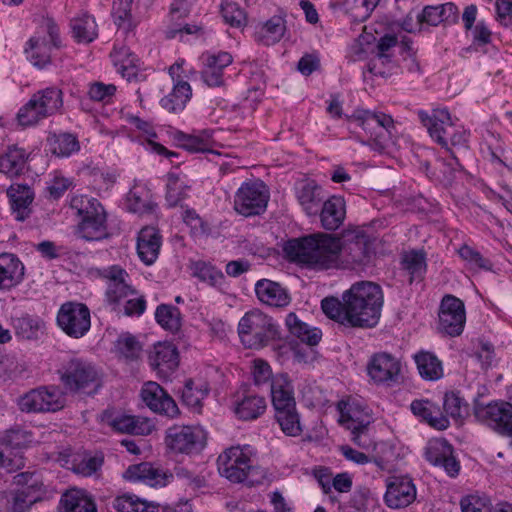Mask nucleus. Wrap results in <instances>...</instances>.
Wrapping results in <instances>:
<instances>
[{
  "label": "nucleus",
  "instance_id": "nucleus-58",
  "mask_svg": "<svg viewBox=\"0 0 512 512\" xmlns=\"http://www.w3.org/2000/svg\"><path fill=\"white\" fill-rule=\"evenodd\" d=\"M116 86L114 84H105L103 82L90 83L88 89L89 98L93 101L110 103L116 93Z\"/></svg>",
  "mask_w": 512,
  "mask_h": 512
},
{
  "label": "nucleus",
  "instance_id": "nucleus-33",
  "mask_svg": "<svg viewBox=\"0 0 512 512\" xmlns=\"http://www.w3.org/2000/svg\"><path fill=\"white\" fill-rule=\"evenodd\" d=\"M410 407L415 416L428 423L432 428L437 430L448 428V418L429 400H414Z\"/></svg>",
  "mask_w": 512,
  "mask_h": 512
},
{
  "label": "nucleus",
  "instance_id": "nucleus-38",
  "mask_svg": "<svg viewBox=\"0 0 512 512\" xmlns=\"http://www.w3.org/2000/svg\"><path fill=\"white\" fill-rule=\"evenodd\" d=\"M162 236L158 229L152 226H146L140 230L137 237L138 256H157L160 252Z\"/></svg>",
  "mask_w": 512,
  "mask_h": 512
},
{
  "label": "nucleus",
  "instance_id": "nucleus-53",
  "mask_svg": "<svg viewBox=\"0 0 512 512\" xmlns=\"http://www.w3.org/2000/svg\"><path fill=\"white\" fill-rule=\"evenodd\" d=\"M132 3L133 0H113L112 15L114 22L119 28L125 31H130L133 28L131 14Z\"/></svg>",
  "mask_w": 512,
  "mask_h": 512
},
{
  "label": "nucleus",
  "instance_id": "nucleus-56",
  "mask_svg": "<svg viewBox=\"0 0 512 512\" xmlns=\"http://www.w3.org/2000/svg\"><path fill=\"white\" fill-rule=\"evenodd\" d=\"M31 441L32 434L20 427H13L11 429L0 432V444L13 448L26 446Z\"/></svg>",
  "mask_w": 512,
  "mask_h": 512
},
{
  "label": "nucleus",
  "instance_id": "nucleus-3",
  "mask_svg": "<svg viewBox=\"0 0 512 512\" xmlns=\"http://www.w3.org/2000/svg\"><path fill=\"white\" fill-rule=\"evenodd\" d=\"M418 117L423 126L427 128L430 137L450 151L457 168L463 169L457 157L450 150V146H465L468 141V134L462 127L456 126L452 122L449 111L445 108L433 109L432 113L429 114L424 110H419Z\"/></svg>",
  "mask_w": 512,
  "mask_h": 512
},
{
  "label": "nucleus",
  "instance_id": "nucleus-10",
  "mask_svg": "<svg viewBox=\"0 0 512 512\" xmlns=\"http://www.w3.org/2000/svg\"><path fill=\"white\" fill-rule=\"evenodd\" d=\"M18 405L27 413L57 412L65 407L66 395L58 386H41L21 396Z\"/></svg>",
  "mask_w": 512,
  "mask_h": 512
},
{
  "label": "nucleus",
  "instance_id": "nucleus-17",
  "mask_svg": "<svg viewBox=\"0 0 512 512\" xmlns=\"http://www.w3.org/2000/svg\"><path fill=\"white\" fill-rule=\"evenodd\" d=\"M368 374L376 383H395L398 382L401 363L388 353L375 354L367 366Z\"/></svg>",
  "mask_w": 512,
  "mask_h": 512
},
{
  "label": "nucleus",
  "instance_id": "nucleus-25",
  "mask_svg": "<svg viewBox=\"0 0 512 512\" xmlns=\"http://www.w3.org/2000/svg\"><path fill=\"white\" fill-rule=\"evenodd\" d=\"M398 44V38L393 34H385L379 38L375 46V55L367 63L366 70L374 75L386 78L389 76L387 69H382L381 64H390L392 62V54L390 51Z\"/></svg>",
  "mask_w": 512,
  "mask_h": 512
},
{
  "label": "nucleus",
  "instance_id": "nucleus-32",
  "mask_svg": "<svg viewBox=\"0 0 512 512\" xmlns=\"http://www.w3.org/2000/svg\"><path fill=\"white\" fill-rule=\"evenodd\" d=\"M126 206L128 211L139 215H152L157 208L150 191L141 185L133 186L127 193Z\"/></svg>",
  "mask_w": 512,
  "mask_h": 512
},
{
  "label": "nucleus",
  "instance_id": "nucleus-20",
  "mask_svg": "<svg viewBox=\"0 0 512 512\" xmlns=\"http://www.w3.org/2000/svg\"><path fill=\"white\" fill-rule=\"evenodd\" d=\"M175 68L179 69L180 66L172 65L169 68V74L171 75L173 80V88L168 95L164 96L160 100V105L169 113L177 114L185 109L187 103L192 97V89L187 81H184L179 78H174Z\"/></svg>",
  "mask_w": 512,
  "mask_h": 512
},
{
  "label": "nucleus",
  "instance_id": "nucleus-54",
  "mask_svg": "<svg viewBox=\"0 0 512 512\" xmlns=\"http://www.w3.org/2000/svg\"><path fill=\"white\" fill-rule=\"evenodd\" d=\"M12 324L16 335L27 340L36 338L37 332L42 326L40 320L27 315L14 318Z\"/></svg>",
  "mask_w": 512,
  "mask_h": 512
},
{
  "label": "nucleus",
  "instance_id": "nucleus-30",
  "mask_svg": "<svg viewBox=\"0 0 512 512\" xmlns=\"http://www.w3.org/2000/svg\"><path fill=\"white\" fill-rule=\"evenodd\" d=\"M11 209L16 220L24 221L31 213L34 192L27 184H13L7 189Z\"/></svg>",
  "mask_w": 512,
  "mask_h": 512
},
{
  "label": "nucleus",
  "instance_id": "nucleus-26",
  "mask_svg": "<svg viewBox=\"0 0 512 512\" xmlns=\"http://www.w3.org/2000/svg\"><path fill=\"white\" fill-rule=\"evenodd\" d=\"M255 292L263 304L271 307L283 308L291 302L287 289L280 283L269 279L258 280L255 284Z\"/></svg>",
  "mask_w": 512,
  "mask_h": 512
},
{
  "label": "nucleus",
  "instance_id": "nucleus-48",
  "mask_svg": "<svg viewBox=\"0 0 512 512\" xmlns=\"http://www.w3.org/2000/svg\"><path fill=\"white\" fill-rule=\"evenodd\" d=\"M504 403L505 402H495L486 405L476 403L474 406V415L477 420L498 431L500 427L499 419H501Z\"/></svg>",
  "mask_w": 512,
  "mask_h": 512
},
{
  "label": "nucleus",
  "instance_id": "nucleus-60",
  "mask_svg": "<svg viewBox=\"0 0 512 512\" xmlns=\"http://www.w3.org/2000/svg\"><path fill=\"white\" fill-rule=\"evenodd\" d=\"M186 192L179 178L175 174L168 175L167 191H166V202L169 207H175L186 198Z\"/></svg>",
  "mask_w": 512,
  "mask_h": 512
},
{
  "label": "nucleus",
  "instance_id": "nucleus-9",
  "mask_svg": "<svg viewBox=\"0 0 512 512\" xmlns=\"http://www.w3.org/2000/svg\"><path fill=\"white\" fill-rule=\"evenodd\" d=\"M270 199V192L261 180L245 181L234 195L233 208L244 217L263 214Z\"/></svg>",
  "mask_w": 512,
  "mask_h": 512
},
{
  "label": "nucleus",
  "instance_id": "nucleus-4",
  "mask_svg": "<svg viewBox=\"0 0 512 512\" xmlns=\"http://www.w3.org/2000/svg\"><path fill=\"white\" fill-rule=\"evenodd\" d=\"M58 374L64 388L73 394L93 395L102 386L99 370L83 358L71 357L65 360Z\"/></svg>",
  "mask_w": 512,
  "mask_h": 512
},
{
  "label": "nucleus",
  "instance_id": "nucleus-34",
  "mask_svg": "<svg viewBox=\"0 0 512 512\" xmlns=\"http://www.w3.org/2000/svg\"><path fill=\"white\" fill-rule=\"evenodd\" d=\"M266 400L252 391H247L235 406L236 415L243 420H254L266 410Z\"/></svg>",
  "mask_w": 512,
  "mask_h": 512
},
{
  "label": "nucleus",
  "instance_id": "nucleus-13",
  "mask_svg": "<svg viewBox=\"0 0 512 512\" xmlns=\"http://www.w3.org/2000/svg\"><path fill=\"white\" fill-rule=\"evenodd\" d=\"M99 275L107 280L105 292L106 302L113 310L119 308L123 299L135 293L130 285L126 283L127 272L119 266H111L98 270Z\"/></svg>",
  "mask_w": 512,
  "mask_h": 512
},
{
  "label": "nucleus",
  "instance_id": "nucleus-44",
  "mask_svg": "<svg viewBox=\"0 0 512 512\" xmlns=\"http://www.w3.org/2000/svg\"><path fill=\"white\" fill-rule=\"evenodd\" d=\"M155 318L157 323L165 330L175 334L182 326L180 310L169 304H161L156 308Z\"/></svg>",
  "mask_w": 512,
  "mask_h": 512
},
{
  "label": "nucleus",
  "instance_id": "nucleus-5",
  "mask_svg": "<svg viewBox=\"0 0 512 512\" xmlns=\"http://www.w3.org/2000/svg\"><path fill=\"white\" fill-rule=\"evenodd\" d=\"M218 470L221 476L233 483H245L247 486L262 484L266 471L254 466L250 457L240 447H230L218 456Z\"/></svg>",
  "mask_w": 512,
  "mask_h": 512
},
{
  "label": "nucleus",
  "instance_id": "nucleus-52",
  "mask_svg": "<svg viewBox=\"0 0 512 512\" xmlns=\"http://www.w3.org/2000/svg\"><path fill=\"white\" fill-rule=\"evenodd\" d=\"M275 418L286 435L296 437L302 433L303 429L300 422V416L296 408L279 411L278 413H275Z\"/></svg>",
  "mask_w": 512,
  "mask_h": 512
},
{
  "label": "nucleus",
  "instance_id": "nucleus-43",
  "mask_svg": "<svg viewBox=\"0 0 512 512\" xmlns=\"http://www.w3.org/2000/svg\"><path fill=\"white\" fill-rule=\"evenodd\" d=\"M321 308L323 313L330 319L339 323L344 327H353L351 321V313L345 307V302L339 301L335 297H326L321 301Z\"/></svg>",
  "mask_w": 512,
  "mask_h": 512
},
{
  "label": "nucleus",
  "instance_id": "nucleus-15",
  "mask_svg": "<svg viewBox=\"0 0 512 512\" xmlns=\"http://www.w3.org/2000/svg\"><path fill=\"white\" fill-rule=\"evenodd\" d=\"M203 431L193 426H173L166 432L167 446L177 453H192L203 446Z\"/></svg>",
  "mask_w": 512,
  "mask_h": 512
},
{
  "label": "nucleus",
  "instance_id": "nucleus-49",
  "mask_svg": "<svg viewBox=\"0 0 512 512\" xmlns=\"http://www.w3.org/2000/svg\"><path fill=\"white\" fill-rule=\"evenodd\" d=\"M8 262L0 264V288H11L24 276V265L19 258H7Z\"/></svg>",
  "mask_w": 512,
  "mask_h": 512
},
{
  "label": "nucleus",
  "instance_id": "nucleus-23",
  "mask_svg": "<svg viewBox=\"0 0 512 512\" xmlns=\"http://www.w3.org/2000/svg\"><path fill=\"white\" fill-rule=\"evenodd\" d=\"M214 130L203 129L192 134H186L182 131L174 133V140L178 146L190 153H214L212 147L215 144Z\"/></svg>",
  "mask_w": 512,
  "mask_h": 512
},
{
  "label": "nucleus",
  "instance_id": "nucleus-31",
  "mask_svg": "<svg viewBox=\"0 0 512 512\" xmlns=\"http://www.w3.org/2000/svg\"><path fill=\"white\" fill-rule=\"evenodd\" d=\"M271 398L275 413L296 408L293 386L287 375L278 374L272 379Z\"/></svg>",
  "mask_w": 512,
  "mask_h": 512
},
{
  "label": "nucleus",
  "instance_id": "nucleus-47",
  "mask_svg": "<svg viewBox=\"0 0 512 512\" xmlns=\"http://www.w3.org/2000/svg\"><path fill=\"white\" fill-rule=\"evenodd\" d=\"M346 118L349 123H355L369 134L370 139L368 144L377 150V133H380V130L377 124H371V119H374V111L356 109L352 115H349Z\"/></svg>",
  "mask_w": 512,
  "mask_h": 512
},
{
  "label": "nucleus",
  "instance_id": "nucleus-39",
  "mask_svg": "<svg viewBox=\"0 0 512 512\" xmlns=\"http://www.w3.org/2000/svg\"><path fill=\"white\" fill-rule=\"evenodd\" d=\"M60 512H96L95 503L79 490H69L61 497Z\"/></svg>",
  "mask_w": 512,
  "mask_h": 512
},
{
  "label": "nucleus",
  "instance_id": "nucleus-18",
  "mask_svg": "<svg viewBox=\"0 0 512 512\" xmlns=\"http://www.w3.org/2000/svg\"><path fill=\"white\" fill-rule=\"evenodd\" d=\"M296 198L308 216H316L326 200L325 191L315 180L305 179L295 187Z\"/></svg>",
  "mask_w": 512,
  "mask_h": 512
},
{
  "label": "nucleus",
  "instance_id": "nucleus-46",
  "mask_svg": "<svg viewBox=\"0 0 512 512\" xmlns=\"http://www.w3.org/2000/svg\"><path fill=\"white\" fill-rule=\"evenodd\" d=\"M189 269L192 277L211 286L217 285L223 279V274L220 270L211 265L210 262L202 259L191 261Z\"/></svg>",
  "mask_w": 512,
  "mask_h": 512
},
{
  "label": "nucleus",
  "instance_id": "nucleus-51",
  "mask_svg": "<svg viewBox=\"0 0 512 512\" xmlns=\"http://www.w3.org/2000/svg\"><path fill=\"white\" fill-rule=\"evenodd\" d=\"M371 122L377 124L380 130V133H377V150L382 151L396 133L395 122L391 115L377 111H374V119H371Z\"/></svg>",
  "mask_w": 512,
  "mask_h": 512
},
{
  "label": "nucleus",
  "instance_id": "nucleus-42",
  "mask_svg": "<svg viewBox=\"0 0 512 512\" xmlns=\"http://www.w3.org/2000/svg\"><path fill=\"white\" fill-rule=\"evenodd\" d=\"M285 30V20L280 16H273L257 31L256 39L265 46L274 45L281 40Z\"/></svg>",
  "mask_w": 512,
  "mask_h": 512
},
{
  "label": "nucleus",
  "instance_id": "nucleus-45",
  "mask_svg": "<svg viewBox=\"0 0 512 512\" xmlns=\"http://www.w3.org/2000/svg\"><path fill=\"white\" fill-rule=\"evenodd\" d=\"M39 488L40 486L33 491L19 489L13 491L9 501L10 510L12 512H28L35 503L42 501L46 495L42 494Z\"/></svg>",
  "mask_w": 512,
  "mask_h": 512
},
{
  "label": "nucleus",
  "instance_id": "nucleus-62",
  "mask_svg": "<svg viewBox=\"0 0 512 512\" xmlns=\"http://www.w3.org/2000/svg\"><path fill=\"white\" fill-rule=\"evenodd\" d=\"M425 258H402L401 269L409 275V283L421 279L426 271Z\"/></svg>",
  "mask_w": 512,
  "mask_h": 512
},
{
  "label": "nucleus",
  "instance_id": "nucleus-61",
  "mask_svg": "<svg viewBox=\"0 0 512 512\" xmlns=\"http://www.w3.org/2000/svg\"><path fill=\"white\" fill-rule=\"evenodd\" d=\"M13 482L15 485L21 487L19 490L33 491L36 490V487L40 486L39 489L42 491V494L47 493L46 486L39 477L35 476L34 473L21 472L14 476Z\"/></svg>",
  "mask_w": 512,
  "mask_h": 512
},
{
  "label": "nucleus",
  "instance_id": "nucleus-21",
  "mask_svg": "<svg viewBox=\"0 0 512 512\" xmlns=\"http://www.w3.org/2000/svg\"><path fill=\"white\" fill-rule=\"evenodd\" d=\"M415 498L416 488L408 477H396L387 485L385 502L390 508L407 507Z\"/></svg>",
  "mask_w": 512,
  "mask_h": 512
},
{
  "label": "nucleus",
  "instance_id": "nucleus-57",
  "mask_svg": "<svg viewBox=\"0 0 512 512\" xmlns=\"http://www.w3.org/2000/svg\"><path fill=\"white\" fill-rule=\"evenodd\" d=\"M221 15L226 23L233 27H240L245 23L244 11L237 3L225 0L221 3Z\"/></svg>",
  "mask_w": 512,
  "mask_h": 512
},
{
  "label": "nucleus",
  "instance_id": "nucleus-35",
  "mask_svg": "<svg viewBox=\"0 0 512 512\" xmlns=\"http://www.w3.org/2000/svg\"><path fill=\"white\" fill-rule=\"evenodd\" d=\"M72 36L78 43H91L98 36L97 24L93 16L83 13L70 21Z\"/></svg>",
  "mask_w": 512,
  "mask_h": 512
},
{
  "label": "nucleus",
  "instance_id": "nucleus-1",
  "mask_svg": "<svg viewBox=\"0 0 512 512\" xmlns=\"http://www.w3.org/2000/svg\"><path fill=\"white\" fill-rule=\"evenodd\" d=\"M380 240L363 227L349 226L339 235L315 232L283 242L284 256H339L346 247L362 256H376Z\"/></svg>",
  "mask_w": 512,
  "mask_h": 512
},
{
  "label": "nucleus",
  "instance_id": "nucleus-29",
  "mask_svg": "<svg viewBox=\"0 0 512 512\" xmlns=\"http://www.w3.org/2000/svg\"><path fill=\"white\" fill-rule=\"evenodd\" d=\"M104 420L115 431L134 435H147L152 431L151 423L141 417L125 414H104Z\"/></svg>",
  "mask_w": 512,
  "mask_h": 512
},
{
  "label": "nucleus",
  "instance_id": "nucleus-50",
  "mask_svg": "<svg viewBox=\"0 0 512 512\" xmlns=\"http://www.w3.org/2000/svg\"><path fill=\"white\" fill-rule=\"evenodd\" d=\"M340 423L350 431H357L368 428L372 423V417L361 411L356 405H349L346 411L341 410Z\"/></svg>",
  "mask_w": 512,
  "mask_h": 512
},
{
  "label": "nucleus",
  "instance_id": "nucleus-2",
  "mask_svg": "<svg viewBox=\"0 0 512 512\" xmlns=\"http://www.w3.org/2000/svg\"><path fill=\"white\" fill-rule=\"evenodd\" d=\"M342 300L351 313L353 328H368L377 324L384 301L378 284L369 281L357 282L343 293Z\"/></svg>",
  "mask_w": 512,
  "mask_h": 512
},
{
  "label": "nucleus",
  "instance_id": "nucleus-37",
  "mask_svg": "<svg viewBox=\"0 0 512 512\" xmlns=\"http://www.w3.org/2000/svg\"><path fill=\"white\" fill-rule=\"evenodd\" d=\"M25 52L34 66L45 67L51 62V50L54 48L45 37L35 35L27 42Z\"/></svg>",
  "mask_w": 512,
  "mask_h": 512
},
{
  "label": "nucleus",
  "instance_id": "nucleus-36",
  "mask_svg": "<svg viewBox=\"0 0 512 512\" xmlns=\"http://www.w3.org/2000/svg\"><path fill=\"white\" fill-rule=\"evenodd\" d=\"M285 323L290 333L301 342L310 346H315L319 343L321 331L317 328H310L306 323L302 322L295 313H289Z\"/></svg>",
  "mask_w": 512,
  "mask_h": 512
},
{
  "label": "nucleus",
  "instance_id": "nucleus-7",
  "mask_svg": "<svg viewBox=\"0 0 512 512\" xmlns=\"http://www.w3.org/2000/svg\"><path fill=\"white\" fill-rule=\"evenodd\" d=\"M71 208L81 217L79 230L83 239L99 241L108 237L106 213L97 199L88 196L73 197Z\"/></svg>",
  "mask_w": 512,
  "mask_h": 512
},
{
  "label": "nucleus",
  "instance_id": "nucleus-63",
  "mask_svg": "<svg viewBox=\"0 0 512 512\" xmlns=\"http://www.w3.org/2000/svg\"><path fill=\"white\" fill-rule=\"evenodd\" d=\"M110 57L113 62V65L116 67L117 70L122 68V66H128L133 63L139 62L137 56L134 53H132L128 47L124 45H114V48L110 53Z\"/></svg>",
  "mask_w": 512,
  "mask_h": 512
},
{
  "label": "nucleus",
  "instance_id": "nucleus-27",
  "mask_svg": "<svg viewBox=\"0 0 512 512\" xmlns=\"http://www.w3.org/2000/svg\"><path fill=\"white\" fill-rule=\"evenodd\" d=\"M321 226L326 231H336L346 217V203L341 196H331L324 201L318 213Z\"/></svg>",
  "mask_w": 512,
  "mask_h": 512
},
{
  "label": "nucleus",
  "instance_id": "nucleus-6",
  "mask_svg": "<svg viewBox=\"0 0 512 512\" xmlns=\"http://www.w3.org/2000/svg\"><path fill=\"white\" fill-rule=\"evenodd\" d=\"M238 334L247 348H260L269 341L279 339L278 325L260 310L247 312L239 321Z\"/></svg>",
  "mask_w": 512,
  "mask_h": 512
},
{
  "label": "nucleus",
  "instance_id": "nucleus-41",
  "mask_svg": "<svg viewBox=\"0 0 512 512\" xmlns=\"http://www.w3.org/2000/svg\"><path fill=\"white\" fill-rule=\"evenodd\" d=\"M414 359L422 378L434 381L443 376L442 363L434 354L420 351L414 356Z\"/></svg>",
  "mask_w": 512,
  "mask_h": 512
},
{
  "label": "nucleus",
  "instance_id": "nucleus-55",
  "mask_svg": "<svg viewBox=\"0 0 512 512\" xmlns=\"http://www.w3.org/2000/svg\"><path fill=\"white\" fill-rule=\"evenodd\" d=\"M117 351L121 356L128 360H135L139 358L142 352V345L137 338L129 333L119 336L116 342Z\"/></svg>",
  "mask_w": 512,
  "mask_h": 512
},
{
  "label": "nucleus",
  "instance_id": "nucleus-59",
  "mask_svg": "<svg viewBox=\"0 0 512 512\" xmlns=\"http://www.w3.org/2000/svg\"><path fill=\"white\" fill-rule=\"evenodd\" d=\"M443 409L446 413V417L450 416L458 420L461 419L463 413L467 411V405L456 393L449 392L444 396Z\"/></svg>",
  "mask_w": 512,
  "mask_h": 512
},
{
  "label": "nucleus",
  "instance_id": "nucleus-40",
  "mask_svg": "<svg viewBox=\"0 0 512 512\" xmlns=\"http://www.w3.org/2000/svg\"><path fill=\"white\" fill-rule=\"evenodd\" d=\"M47 143L51 153L58 157H69L80 149L77 136L67 132L49 135Z\"/></svg>",
  "mask_w": 512,
  "mask_h": 512
},
{
  "label": "nucleus",
  "instance_id": "nucleus-19",
  "mask_svg": "<svg viewBox=\"0 0 512 512\" xmlns=\"http://www.w3.org/2000/svg\"><path fill=\"white\" fill-rule=\"evenodd\" d=\"M426 459L434 466L444 468L452 477L460 470L459 462L453 456V447L445 439H434L428 443L425 451Z\"/></svg>",
  "mask_w": 512,
  "mask_h": 512
},
{
  "label": "nucleus",
  "instance_id": "nucleus-28",
  "mask_svg": "<svg viewBox=\"0 0 512 512\" xmlns=\"http://www.w3.org/2000/svg\"><path fill=\"white\" fill-rule=\"evenodd\" d=\"M233 61L228 52H219L216 55H207L204 59V68L201 71V77L209 87H219L223 85V71Z\"/></svg>",
  "mask_w": 512,
  "mask_h": 512
},
{
  "label": "nucleus",
  "instance_id": "nucleus-11",
  "mask_svg": "<svg viewBox=\"0 0 512 512\" xmlns=\"http://www.w3.org/2000/svg\"><path fill=\"white\" fill-rule=\"evenodd\" d=\"M301 269L329 271L350 270L358 275L372 274L375 264L372 258H288Z\"/></svg>",
  "mask_w": 512,
  "mask_h": 512
},
{
  "label": "nucleus",
  "instance_id": "nucleus-8",
  "mask_svg": "<svg viewBox=\"0 0 512 512\" xmlns=\"http://www.w3.org/2000/svg\"><path fill=\"white\" fill-rule=\"evenodd\" d=\"M63 106V93L56 87H48L33 94L19 110L17 119L22 126L37 124L57 113Z\"/></svg>",
  "mask_w": 512,
  "mask_h": 512
},
{
  "label": "nucleus",
  "instance_id": "nucleus-12",
  "mask_svg": "<svg viewBox=\"0 0 512 512\" xmlns=\"http://www.w3.org/2000/svg\"><path fill=\"white\" fill-rule=\"evenodd\" d=\"M57 324L66 335L79 339L90 329V311L83 303L66 302L58 311Z\"/></svg>",
  "mask_w": 512,
  "mask_h": 512
},
{
  "label": "nucleus",
  "instance_id": "nucleus-14",
  "mask_svg": "<svg viewBox=\"0 0 512 512\" xmlns=\"http://www.w3.org/2000/svg\"><path fill=\"white\" fill-rule=\"evenodd\" d=\"M465 319L463 302L455 296L446 295L439 310L440 329L450 336H458L463 331Z\"/></svg>",
  "mask_w": 512,
  "mask_h": 512
},
{
  "label": "nucleus",
  "instance_id": "nucleus-16",
  "mask_svg": "<svg viewBox=\"0 0 512 512\" xmlns=\"http://www.w3.org/2000/svg\"><path fill=\"white\" fill-rule=\"evenodd\" d=\"M145 404L154 412L175 417L179 409L173 398L156 382H147L141 390Z\"/></svg>",
  "mask_w": 512,
  "mask_h": 512
},
{
  "label": "nucleus",
  "instance_id": "nucleus-24",
  "mask_svg": "<svg viewBox=\"0 0 512 512\" xmlns=\"http://www.w3.org/2000/svg\"><path fill=\"white\" fill-rule=\"evenodd\" d=\"M149 363L159 374L172 373L179 364L177 349L171 343H157L149 352Z\"/></svg>",
  "mask_w": 512,
  "mask_h": 512
},
{
  "label": "nucleus",
  "instance_id": "nucleus-22",
  "mask_svg": "<svg viewBox=\"0 0 512 512\" xmlns=\"http://www.w3.org/2000/svg\"><path fill=\"white\" fill-rule=\"evenodd\" d=\"M29 153L18 145H9L0 152V173L9 178L23 175L27 170Z\"/></svg>",
  "mask_w": 512,
  "mask_h": 512
},
{
  "label": "nucleus",
  "instance_id": "nucleus-64",
  "mask_svg": "<svg viewBox=\"0 0 512 512\" xmlns=\"http://www.w3.org/2000/svg\"><path fill=\"white\" fill-rule=\"evenodd\" d=\"M462 512H492L486 497L470 495L461 500Z\"/></svg>",
  "mask_w": 512,
  "mask_h": 512
}]
</instances>
